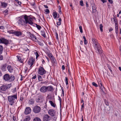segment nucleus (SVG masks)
I'll list each match as a JSON object with an SVG mask.
<instances>
[{
    "instance_id": "1",
    "label": "nucleus",
    "mask_w": 121,
    "mask_h": 121,
    "mask_svg": "<svg viewBox=\"0 0 121 121\" xmlns=\"http://www.w3.org/2000/svg\"><path fill=\"white\" fill-rule=\"evenodd\" d=\"M33 19L25 15L24 17L19 19L18 21V22L19 25L22 26H26L27 24L32 25Z\"/></svg>"
},
{
    "instance_id": "2",
    "label": "nucleus",
    "mask_w": 121,
    "mask_h": 121,
    "mask_svg": "<svg viewBox=\"0 0 121 121\" xmlns=\"http://www.w3.org/2000/svg\"><path fill=\"white\" fill-rule=\"evenodd\" d=\"M17 99V95L9 96H8V101L9 102L10 104L12 105L15 102Z\"/></svg>"
},
{
    "instance_id": "3",
    "label": "nucleus",
    "mask_w": 121,
    "mask_h": 121,
    "mask_svg": "<svg viewBox=\"0 0 121 121\" xmlns=\"http://www.w3.org/2000/svg\"><path fill=\"white\" fill-rule=\"evenodd\" d=\"M3 78L4 80L5 81L12 82L14 80L15 77L13 75H11L10 76L8 74H6L4 75Z\"/></svg>"
},
{
    "instance_id": "4",
    "label": "nucleus",
    "mask_w": 121,
    "mask_h": 121,
    "mask_svg": "<svg viewBox=\"0 0 121 121\" xmlns=\"http://www.w3.org/2000/svg\"><path fill=\"white\" fill-rule=\"evenodd\" d=\"M97 43L93 45L94 48L97 53L100 54L102 52V49L99 44V43Z\"/></svg>"
},
{
    "instance_id": "5",
    "label": "nucleus",
    "mask_w": 121,
    "mask_h": 121,
    "mask_svg": "<svg viewBox=\"0 0 121 121\" xmlns=\"http://www.w3.org/2000/svg\"><path fill=\"white\" fill-rule=\"evenodd\" d=\"M26 35L28 38L35 41L37 42L38 41L36 36L34 35L31 34L30 32H27Z\"/></svg>"
},
{
    "instance_id": "6",
    "label": "nucleus",
    "mask_w": 121,
    "mask_h": 121,
    "mask_svg": "<svg viewBox=\"0 0 121 121\" xmlns=\"http://www.w3.org/2000/svg\"><path fill=\"white\" fill-rule=\"evenodd\" d=\"M46 73V71L43 67H39L38 71V73L39 74L41 75H43L45 74Z\"/></svg>"
},
{
    "instance_id": "7",
    "label": "nucleus",
    "mask_w": 121,
    "mask_h": 121,
    "mask_svg": "<svg viewBox=\"0 0 121 121\" xmlns=\"http://www.w3.org/2000/svg\"><path fill=\"white\" fill-rule=\"evenodd\" d=\"M41 108L38 106H35L33 108V112L36 113H39L40 111Z\"/></svg>"
},
{
    "instance_id": "8",
    "label": "nucleus",
    "mask_w": 121,
    "mask_h": 121,
    "mask_svg": "<svg viewBox=\"0 0 121 121\" xmlns=\"http://www.w3.org/2000/svg\"><path fill=\"white\" fill-rule=\"evenodd\" d=\"M0 42L1 43H4L5 45H7L9 43L8 40L4 38H2L0 39Z\"/></svg>"
},
{
    "instance_id": "9",
    "label": "nucleus",
    "mask_w": 121,
    "mask_h": 121,
    "mask_svg": "<svg viewBox=\"0 0 121 121\" xmlns=\"http://www.w3.org/2000/svg\"><path fill=\"white\" fill-rule=\"evenodd\" d=\"M43 118V121H49L51 119V117L48 114L44 115Z\"/></svg>"
},
{
    "instance_id": "10",
    "label": "nucleus",
    "mask_w": 121,
    "mask_h": 121,
    "mask_svg": "<svg viewBox=\"0 0 121 121\" xmlns=\"http://www.w3.org/2000/svg\"><path fill=\"white\" fill-rule=\"evenodd\" d=\"M35 61V60L33 58L31 57L30 58L28 61V64L30 65L31 67L33 65Z\"/></svg>"
},
{
    "instance_id": "11",
    "label": "nucleus",
    "mask_w": 121,
    "mask_h": 121,
    "mask_svg": "<svg viewBox=\"0 0 121 121\" xmlns=\"http://www.w3.org/2000/svg\"><path fill=\"white\" fill-rule=\"evenodd\" d=\"M48 113L49 115L52 117L54 116H55V111L53 109L49 110L48 111Z\"/></svg>"
},
{
    "instance_id": "12",
    "label": "nucleus",
    "mask_w": 121,
    "mask_h": 121,
    "mask_svg": "<svg viewBox=\"0 0 121 121\" xmlns=\"http://www.w3.org/2000/svg\"><path fill=\"white\" fill-rule=\"evenodd\" d=\"M40 91L42 93H44L47 91V86H42L40 89Z\"/></svg>"
},
{
    "instance_id": "13",
    "label": "nucleus",
    "mask_w": 121,
    "mask_h": 121,
    "mask_svg": "<svg viewBox=\"0 0 121 121\" xmlns=\"http://www.w3.org/2000/svg\"><path fill=\"white\" fill-rule=\"evenodd\" d=\"M31 111V110L30 107H27L24 113L27 115L29 114Z\"/></svg>"
},
{
    "instance_id": "14",
    "label": "nucleus",
    "mask_w": 121,
    "mask_h": 121,
    "mask_svg": "<svg viewBox=\"0 0 121 121\" xmlns=\"http://www.w3.org/2000/svg\"><path fill=\"white\" fill-rule=\"evenodd\" d=\"M7 89L6 86L3 85L0 87V92H2L3 91H5Z\"/></svg>"
},
{
    "instance_id": "15",
    "label": "nucleus",
    "mask_w": 121,
    "mask_h": 121,
    "mask_svg": "<svg viewBox=\"0 0 121 121\" xmlns=\"http://www.w3.org/2000/svg\"><path fill=\"white\" fill-rule=\"evenodd\" d=\"M92 9V13H95L97 11L96 10V7L95 4L94 3L92 4H91Z\"/></svg>"
},
{
    "instance_id": "16",
    "label": "nucleus",
    "mask_w": 121,
    "mask_h": 121,
    "mask_svg": "<svg viewBox=\"0 0 121 121\" xmlns=\"http://www.w3.org/2000/svg\"><path fill=\"white\" fill-rule=\"evenodd\" d=\"M47 91H49L53 92L54 90L53 87L52 86H47Z\"/></svg>"
},
{
    "instance_id": "17",
    "label": "nucleus",
    "mask_w": 121,
    "mask_h": 121,
    "mask_svg": "<svg viewBox=\"0 0 121 121\" xmlns=\"http://www.w3.org/2000/svg\"><path fill=\"white\" fill-rule=\"evenodd\" d=\"M14 32V34L17 36H21L22 35V33L20 31H15Z\"/></svg>"
},
{
    "instance_id": "18",
    "label": "nucleus",
    "mask_w": 121,
    "mask_h": 121,
    "mask_svg": "<svg viewBox=\"0 0 121 121\" xmlns=\"http://www.w3.org/2000/svg\"><path fill=\"white\" fill-rule=\"evenodd\" d=\"M10 73H12L13 71V69L12 67L10 65L8 66L7 67Z\"/></svg>"
},
{
    "instance_id": "19",
    "label": "nucleus",
    "mask_w": 121,
    "mask_h": 121,
    "mask_svg": "<svg viewBox=\"0 0 121 121\" xmlns=\"http://www.w3.org/2000/svg\"><path fill=\"white\" fill-rule=\"evenodd\" d=\"M41 35L44 37L45 38L46 36L45 34V32L44 30L41 31L40 32Z\"/></svg>"
},
{
    "instance_id": "20",
    "label": "nucleus",
    "mask_w": 121,
    "mask_h": 121,
    "mask_svg": "<svg viewBox=\"0 0 121 121\" xmlns=\"http://www.w3.org/2000/svg\"><path fill=\"white\" fill-rule=\"evenodd\" d=\"M92 40L93 45L95 44H97V43H98L97 40L95 38H92Z\"/></svg>"
},
{
    "instance_id": "21",
    "label": "nucleus",
    "mask_w": 121,
    "mask_h": 121,
    "mask_svg": "<svg viewBox=\"0 0 121 121\" xmlns=\"http://www.w3.org/2000/svg\"><path fill=\"white\" fill-rule=\"evenodd\" d=\"M7 66V64H4L2 66V69L4 71L6 70V67Z\"/></svg>"
},
{
    "instance_id": "22",
    "label": "nucleus",
    "mask_w": 121,
    "mask_h": 121,
    "mask_svg": "<svg viewBox=\"0 0 121 121\" xmlns=\"http://www.w3.org/2000/svg\"><path fill=\"white\" fill-rule=\"evenodd\" d=\"M30 116H26V117L24 119L23 121H29L30 120Z\"/></svg>"
},
{
    "instance_id": "23",
    "label": "nucleus",
    "mask_w": 121,
    "mask_h": 121,
    "mask_svg": "<svg viewBox=\"0 0 121 121\" xmlns=\"http://www.w3.org/2000/svg\"><path fill=\"white\" fill-rule=\"evenodd\" d=\"M1 6L3 8H6L7 5V4L4 2L1 3Z\"/></svg>"
},
{
    "instance_id": "24",
    "label": "nucleus",
    "mask_w": 121,
    "mask_h": 121,
    "mask_svg": "<svg viewBox=\"0 0 121 121\" xmlns=\"http://www.w3.org/2000/svg\"><path fill=\"white\" fill-rule=\"evenodd\" d=\"M38 78L39 81H41L43 80L42 77L40 75H38Z\"/></svg>"
},
{
    "instance_id": "25",
    "label": "nucleus",
    "mask_w": 121,
    "mask_h": 121,
    "mask_svg": "<svg viewBox=\"0 0 121 121\" xmlns=\"http://www.w3.org/2000/svg\"><path fill=\"white\" fill-rule=\"evenodd\" d=\"M51 60L53 63L54 64H56V60L54 57L51 59Z\"/></svg>"
},
{
    "instance_id": "26",
    "label": "nucleus",
    "mask_w": 121,
    "mask_h": 121,
    "mask_svg": "<svg viewBox=\"0 0 121 121\" xmlns=\"http://www.w3.org/2000/svg\"><path fill=\"white\" fill-rule=\"evenodd\" d=\"M49 102L50 104L51 105L52 107H56V105L52 101H49Z\"/></svg>"
},
{
    "instance_id": "27",
    "label": "nucleus",
    "mask_w": 121,
    "mask_h": 121,
    "mask_svg": "<svg viewBox=\"0 0 121 121\" xmlns=\"http://www.w3.org/2000/svg\"><path fill=\"white\" fill-rule=\"evenodd\" d=\"M36 101L37 102H41L42 101V98H40L36 99Z\"/></svg>"
},
{
    "instance_id": "28",
    "label": "nucleus",
    "mask_w": 121,
    "mask_h": 121,
    "mask_svg": "<svg viewBox=\"0 0 121 121\" xmlns=\"http://www.w3.org/2000/svg\"><path fill=\"white\" fill-rule=\"evenodd\" d=\"M34 99H30L29 101V103L31 104H33L34 103Z\"/></svg>"
},
{
    "instance_id": "29",
    "label": "nucleus",
    "mask_w": 121,
    "mask_h": 121,
    "mask_svg": "<svg viewBox=\"0 0 121 121\" xmlns=\"http://www.w3.org/2000/svg\"><path fill=\"white\" fill-rule=\"evenodd\" d=\"M3 49V48L2 45H0V54H1Z\"/></svg>"
},
{
    "instance_id": "30",
    "label": "nucleus",
    "mask_w": 121,
    "mask_h": 121,
    "mask_svg": "<svg viewBox=\"0 0 121 121\" xmlns=\"http://www.w3.org/2000/svg\"><path fill=\"white\" fill-rule=\"evenodd\" d=\"M53 15L54 17L56 18L57 16V13L56 12H55L53 13Z\"/></svg>"
},
{
    "instance_id": "31",
    "label": "nucleus",
    "mask_w": 121,
    "mask_h": 121,
    "mask_svg": "<svg viewBox=\"0 0 121 121\" xmlns=\"http://www.w3.org/2000/svg\"><path fill=\"white\" fill-rule=\"evenodd\" d=\"M34 121H41V120L39 117H36L34 119Z\"/></svg>"
},
{
    "instance_id": "32",
    "label": "nucleus",
    "mask_w": 121,
    "mask_h": 121,
    "mask_svg": "<svg viewBox=\"0 0 121 121\" xmlns=\"http://www.w3.org/2000/svg\"><path fill=\"white\" fill-rule=\"evenodd\" d=\"M83 38L84 39V43L86 45L87 44V41L85 36H83Z\"/></svg>"
},
{
    "instance_id": "33",
    "label": "nucleus",
    "mask_w": 121,
    "mask_h": 121,
    "mask_svg": "<svg viewBox=\"0 0 121 121\" xmlns=\"http://www.w3.org/2000/svg\"><path fill=\"white\" fill-rule=\"evenodd\" d=\"M104 102L105 103V104L107 105V106H109V103L106 100V99H104Z\"/></svg>"
},
{
    "instance_id": "34",
    "label": "nucleus",
    "mask_w": 121,
    "mask_h": 121,
    "mask_svg": "<svg viewBox=\"0 0 121 121\" xmlns=\"http://www.w3.org/2000/svg\"><path fill=\"white\" fill-rule=\"evenodd\" d=\"M48 56L50 59L54 57L53 55L51 53H50L48 55Z\"/></svg>"
},
{
    "instance_id": "35",
    "label": "nucleus",
    "mask_w": 121,
    "mask_h": 121,
    "mask_svg": "<svg viewBox=\"0 0 121 121\" xmlns=\"http://www.w3.org/2000/svg\"><path fill=\"white\" fill-rule=\"evenodd\" d=\"M65 82L66 85H67L68 84V78L67 77H65Z\"/></svg>"
},
{
    "instance_id": "36",
    "label": "nucleus",
    "mask_w": 121,
    "mask_h": 121,
    "mask_svg": "<svg viewBox=\"0 0 121 121\" xmlns=\"http://www.w3.org/2000/svg\"><path fill=\"white\" fill-rule=\"evenodd\" d=\"M113 19L114 20V22L115 23V26H117V21L116 19V18H113Z\"/></svg>"
},
{
    "instance_id": "37",
    "label": "nucleus",
    "mask_w": 121,
    "mask_h": 121,
    "mask_svg": "<svg viewBox=\"0 0 121 121\" xmlns=\"http://www.w3.org/2000/svg\"><path fill=\"white\" fill-rule=\"evenodd\" d=\"M14 31L11 30L8 31L7 32L9 34H14Z\"/></svg>"
},
{
    "instance_id": "38",
    "label": "nucleus",
    "mask_w": 121,
    "mask_h": 121,
    "mask_svg": "<svg viewBox=\"0 0 121 121\" xmlns=\"http://www.w3.org/2000/svg\"><path fill=\"white\" fill-rule=\"evenodd\" d=\"M103 25L102 24H100L99 25V28L100 29V30L102 31H103Z\"/></svg>"
},
{
    "instance_id": "39",
    "label": "nucleus",
    "mask_w": 121,
    "mask_h": 121,
    "mask_svg": "<svg viewBox=\"0 0 121 121\" xmlns=\"http://www.w3.org/2000/svg\"><path fill=\"white\" fill-rule=\"evenodd\" d=\"M36 27L39 30H40L41 28V27L39 25L36 24Z\"/></svg>"
},
{
    "instance_id": "40",
    "label": "nucleus",
    "mask_w": 121,
    "mask_h": 121,
    "mask_svg": "<svg viewBox=\"0 0 121 121\" xmlns=\"http://www.w3.org/2000/svg\"><path fill=\"white\" fill-rule=\"evenodd\" d=\"M12 86V84L11 83H10L8 84L7 86H6L7 89L10 88Z\"/></svg>"
},
{
    "instance_id": "41",
    "label": "nucleus",
    "mask_w": 121,
    "mask_h": 121,
    "mask_svg": "<svg viewBox=\"0 0 121 121\" xmlns=\"http://www.w3.org/2000/svg\"><path fill=\"white\" fill-rule=\"evenodd\" d=\"M61 89H62V91L61 96H64V89H63V88H62Z\"/></svg>"
},
{
    "instance_id": "42",
    "label": "nucleus",
    "mask_w": 121,
    "mask_h": 121,
    "mask_svg": "<svg viewBox=\"0 0 121 121\" xmlns=\"http://www.w3.org/2000/svg\"><path fill=\"white\" fill-rule=\"evenodd\" d=\"M101 90L103 92H104L105 90V89L103 86L100 87Z\"/></svg>"
},
{
    "instance_id": "43",
    "label": "nucleus",
    "mask_w": 121,
    "mask_h": 121,
    "mask_svg": "<svg viewBox=\"0 0 121 121\" xmlns=\"http://www.w3.org/2000/svg\"><path fill=\"white\" fill-rule=\"evenodd\" d=\"M92 84L93 86H95V87H97L98 86V85L94 82H93L92 83Z\"/></svg>"
},
{
    "instance_id": "44",
    "label": "nucleus",
    "mask_w": 121,
    "mask_h": 121,
    "mask_svg": "<svg viewBox=\"0 0 121 121\" xmlns=\"http://www.w3.org/2000/svg\"><path fill=\"white\" fill-rule=\"evenodd\" d=\"M16 88H15L14 89H13L12 91V92L13 93H16V94L17 95V93H16Z\"/></svg>"
},
{
    "instance_id": "45",
    "label": "nucleus",
    "mask_w": 121,
    "mask_h": 121,
    "mask_svg": "<svg viewBox=\"0 0 121 121\" xmlns=\"http://www.w3.org/2000/svg\"><path fill=\"white\" fill-rule=\"evenodd\" d=\"M17 58L18 60L20 62H21V58L19 56H17Z\"/></svg>"
},
{
    "instance_id": "46",
    "label": "nucleus",
    "mask_w": 121,
    "mask_h": 121,
    "mask_svg": "<svg viewBox=\"0 0 121 121\" xmlns=\"http://www.w3.org/2000/svg\"><path fill=\"white\" fill-rule=\"evenodd\" d=\"M45 12H46V13L47 14H48L49 13V10L48 9H46L45 10Z\"/></svg>"
},
{
    "instance_id": "47",
    "label": "nucleus",
    "mask_w": 121,
    "mask_h": 121,
    "mask_svg": "<svg viewBox=\"0 0 121 121\" xmlns=\"http://www.w3.org/2000/svg\"><path fill=\"white\" fill-rule=\"evenodd\" d=\"M79 28L80 30V32L81 33H82L83 32L82 30V27L81 26H80L79 27Z\"/></svg>"
},
{
    "instance_id": "48",
    "label": "nucleus",
    "mask_w": 121,
    "mask_h": 121,
    "mask_svg": "<svg viewBox=\"0 0 121 121\" xmlns=\"http://www.w3.org/2000/svg\"><path fill=\"white\" fill-rule=\"evenodd\" d=\"M98 83H99V86L100 87L103 86V85L102 84V83L100 81H99V82H98Z\"/></svg>"
},
{
    "instance_id": "49",
    "label": "nucleus",
    "mask_w": 121,
    "mask_h": 121,
    "mask_svg": "<svg viewBox=\"0 0 121 121\" xmlns=\"http://www.w3.org/2000/svg\"><path fill=\"white\" fill-rule=\"evenodd\" d=\"M117 26H116L115 27V29H116V33H117L118 32V29L117 27Z\"/></svg>"
},
{
    "instance_id": "50",
    "label": "nucleus",
    "mask_w": 121,
    "mask_h": 121,
    "mask_svg": "<svg viewBox=\"0 0 121 121\" xmlns=\"http://www.w3.org/2000/svg\"><path fill=\"white\" fill-rule=\"evenodd\" d=\"M35 54L36 56V58L37 59V58L39 56V55L37 52H35Z\"/></svg>"
},
{
    "instance_id": "51",
    "label": "nucleus",
    "mask_w": 121,
    "mask_h": 121,
    "mask_svg": "<svg viewBox=\"0 0 121 121\" xmlns=\"http://www.w3.org/2000/svg\"><path fill=\"white\" fill-rule=\"evenodd\" d=\"M80 4L81 6H83V4L82 0H81L80 1Z\"/></svg>"
},
{
    "instance_id": "52",
    "label": "nucleus",
    "mask_w": 121,
    "mask_h": 121,
    "mask_svg": "<svg viewBox=\"0 0 121 121\" xmlns=\"http://www.w3.org/2000/svg\"><path fill=\"white\" fill-rule=\"evenodd\" d=\"M56 38L57 39H58V35L57 33V32H56Z\"/></svg>"
},
{
    "instance_id": "53",
    "label": "nucleus",
    "mask_w": 121,
    "mask_h": 121,
    "mask_svg": "<svg viewBox=\"0 0 121 121\" xmlns=\"http://www.w3.org/2000/svg\"><path fill=\"white\" fill-rule=\"evenodd\" d=\"M38 43L39 45L41 46H42L43 45V43L40 42H39Z\"/></svg>"
},
{
    "instance_id": "54",
    "label": "nucleus",
    "mask_w": 121,
    "mask_h": 121,
    "mask_svg": "<svg viewBox=\"0 0 121 121\" xmlns=\"http://www.w3.org/2000/svg\"><path fill=\"white\" fill-rule=\"evenodd\" d=\"M0 54V60H2L3 59V56L1 55L0 54Z\"/></svg>"
},
{
    "instance_id": "55",
    "label": "nucleus",
    "mask_w": 121,
    "mask_h": 121,
    "mask_svg": "<svg viewBox=\"0 0 121 121\" xmlns=\"http://www.w3.org/2000/svg\"><path fill=\"white\" fill-rule=\"evenodd\" d=\"M61 23V22H57V25L58 26L60 25Z\"/></svg>"
},
{
    "instance_id": "56",
    "label": "nucleus",
    "mask_w": 121,
    "mask_h": 121,
    "mask_svg": "<svg viewBox=\"0 0 121 121\" xmlns=\"http://www.w3.org/2000/svg\"><path fill=\"white\" fill-rule=\"evenodd\" d=\"M108 69H109V70L110 71V72L111 73H112V70L111 69V67L110 66H108Z\"/></svg>"
},
{
    "instance_id": "57",
    "label": "nucleus",
    "mask_w": 121,
    "mask_h": 121,
    "mask_svg": "<svg viewBox=\"0 0 121 121\" xmlns=\"http://www.w3.org/2000/svg\"><path fill=\"white\" fill-rule=\"evenodd\" d=\"M46 53L47 54V55H48L50 53V52L49 51H46Z\"/></svg>"
},
{
    "instance_id": "58",
    "label": "nucleus",
    "mask_w": 121,
    "mask_h": 121,
    "mask_svg": "<svg viewBox=\"0 0 121 121\" xmlns=\"http://www.w3.org/2000/svg\"><path fill=\"white\" fill-rule=\"evenodd\" d=\"M84 103H83V104L82 105L81 109H83L84 107Z\"/></svg>"
},
{
    "instance_id": "59",
    "label": "nucleus",
    "mask_w": 121,
    "mask_h": 121,
    "mask_svg": "<svg viewBox=\"0 0 121 121\" xmlns=\"http://www.w3.org/2000/svg\"><path fill=\"white\" fill-rule=\"evenodd\" d=\"M36 77H37L36 76V75H34V76L32 78L35 79L36 78Z\"/></svg>"
},
{
    "instance_id": "60",
    "label": "nucleus",
    "mask_w": 121,
    "mask_h": 121,
    "mask_svg": "<svg viewBox=\"0 0 121 121\" xmlns=\"http://www.w3.org/2000/svg\"><path fill=\"white\" fill-rule=\"evenodd\" d=\"M8 12V11L7 10H5L4 12L5 13H7Z\"/></svg>"
},
{
    "instance_id": "61",
    "label": "nucleus",
    "mask_w": 121,
    "mask_h": 121,
    "mask_svg": "<svg viewBox=\"0 0 121 121\" xmlns=\"http://www.w3.org/2000/svg\"><path fill=\"white\" fill-rule=\"evenodd\" d=\"M101 0L103 3H104L105 2H107V1L106 0Z\"/></svg>"
},
{
    "instance_id": "62",
    "label": "nucleus",
    "mask_w": 121,
    "mask_h": 121,
    "mask_svg": "<svg viewBox=\"0 0 121 121\" xmlns=\"http://www.w3.org/2000/svg\"><path fill=\"white\" fill-rule=\"evenodd\" d=\"M13 119L14 121H16V118L14 116L13 117Z\"/></svg>"
},
{
    "instance_id": "63",
    "label": "nucleus",
    "mask_w": 121,
    "mask_h": 121,
    "mask_svg": "<svg viewBox=\"0 0 121 121\" xmlns=\"http://www.w3.org/2000/svg\"><path fill=\"white\" fill-rule=\"evenodd\" d=\"M62 69L63 70H64L65 69V66L64 65H63L62 66Z\"/></svg>"
},
{
    "instance_id": "64",
    "label": "nucleus",
    "mask_w": 121,
    "mask_h": 121,
    "mask_svg": "<svg viewBox=\"0 0 121 121\" xmlns=\"http://www.w3.org/2000/svg\"><path fill=\"white\" fill-rule=\"evenodd\" d=\"M108 1L110 3H111V4H112L113 2L112 0H108Z\"/></svg>"
}]
</instances>
